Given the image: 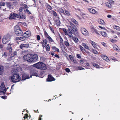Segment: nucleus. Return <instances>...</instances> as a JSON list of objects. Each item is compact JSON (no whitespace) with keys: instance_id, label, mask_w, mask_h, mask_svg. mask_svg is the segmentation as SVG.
Instances as JSON below:
<instances>
[{"instance_id":"nucleus-1","label":"nucleus","mask_w":120,"mask_h":120,"mask_svg":"<svg viewBox=\"0 0 120 120\" xmlns=\"http://www.w3.org/2000/svg\"><path fill=\"white\" fill-rule=\"evenodd\" d=\"M34 66L37 68L41 70H45L46 69V65L44 63L39 62L33 65Z\"/></svg>"},{"instance_id":"nucleus-2","label":"nucleus","mask_w":120,"mask_h":120,"mask_svg":"<svg viewBox=\"0 0 120 120\" xmlns=\"http://www.w3.org/2000/svg\"><path fill=\"white\" fill-rule=\"evenodd\" d=\"M11 81L15 83L21 80V77L19 74L16 73L13 74L11 77Z\"/></svg>"},{"instance_id":"nucleus-3","label":"nucleus","mask_w":120,"mask_h":120,"mask_svg":"<svg viewBox=\"0 0 120 120\" xmlns=\"http://www.w3.org/2000/svg\"><path fill=\"white\" fill-rule=\"evenodd\" d=\"M14 31L15 34L19 36H22L23 34V33L20 29L19 26L16 25L14 27Z\"/></svg>"},{"instance_id":"nucleus-4","label":"nucleus","mask_w":120,"mask_h":120,"mask_svg":"<svg viewBox=\"0 0 120 120\" xmlns=\"http://www.w3.org/2000/svg\"><path fill=\"white\" fill-rule=\"evenodd\" d=\"M30 77H32V75L33 76L38 77V71L35 69H31L30 71Z\"/></svg>"},{"instance_id":"nucleus-5","label":"nucleus","mask_w":120,"mask_h":120,"mask_svg":"<svg viewBox=\"0 0 120 120\" xmlns=\"http://www.w3.org/2000/svg\"><path fill=\"white\" fill-rule=\"evenodd\" d=\"M31 56V62H34L36 61L38 59V56L36 54L32 55L30 54Z\"/></svg>"},{"instance_id":"nucleus-6","label":"nucleus","mask_w":120,"mask_h":120,"mask_svg":"<svg viewBox=\"0 0 120 120\" xmlns=\"http://www.w3.org/2000/svg\"><path fill=\"white\" fill-rule=\"evenodd\" d=\"M9 18L10 19L19 18V15L15 13H12L10 14L9 15Z\"/></svg>"},{"instance_id":"nucleus-7","label":"nucleus","mask_w":120,"mask_h":120,"mask_svg":"<svg viewBox=\"0 0 120 120\" xmlns=\"http://www.w3.org/2000/svg\"><path fill=\"white\" fill-rule=\"evenodd\" d=\"M31 56L30 54H27L26 55H24L23 57V60L27 61L28 62H31Z\"/></svg>"},{"instance_id":"nucleus-8","label":"nucleus","mask_w":120,"mask_h":120,"mask_svg":"<svg viewBox=\"0 0 120 120\" xmlns=\"http://www.w3.org/2000/svg\"><path fill=\"white\" fill-rule=\"evenodd\" d=\"M47 81L50 82L54 81L55 79L50 74L48 75V78L47 79Z\"/></svg>"},{"instance_id":"nucleus-9","label":"nucleus","mask_w":120,"mask_h":120,"mask_svg":"<svg viewBox=\"0 0 120 120\" xmlns=\"http://www.w3.org/2000/svg\"><path fill=\"white\" fill-rule=\"evenodd\" d=\"M30 78L29 75L27 74L24 73L22 74V80H25Z\"/></svg>"},{"instance_id":"nucleus-10","label":"nucleus","mask_w":120,"mask_h":120,"mask_svg":"<svg viewBox=\"0 0 120 120\" xmlns=\"http://www.w3.org/2000/svg\"><path fill=\"white\" fill-rule=\"evenodd\" d=\"M29 45L28 43H22L21 44L20 46V48L22 49L23 48H28L29 47Z\"/></svg>"},{"instance_id":"nucleus-11","label":"nucleus","mask_w":120,"mask_h":120,"mask_svg":"<svg viewBox=\"0 0 120 120\" xmlns=\"http://www.w3.org/2000/svg\"><path fill=\"white\" fill-rule=\"evenodd\" d=\"M90 41L91 44L94 48L95 49H97L98 46L97 44L91 40H90Z\"/></svg>"},{"instance_id":"nucleus-12","label":"nucleus","mask_w":120,"mask_h":120,"mask_svg":"<svg viewBox=\"0 0 120 120\" xmlns=\"http://www.w3.org/2000/svg\"><path fill=\"white\" fill-rule=\"evenodd\" d=\"M23 35L25 37L27 38L30 36V31H27L23 34Z\"/></svg>"},{"instance_id":"nucleus-13","label":"nucleus","mask_w":120,"mask_h":120,"mask_svg":"<svg viewBox=\"0 0 120 120\" xmlns=\"http://www.w3.org/2000/svg\"><path fill=\"white\" fill-rule=\"evenodd\" d=\"M101 57L103 59L107 62H109L110 61L109 58L106 56L105 55L102 56Z\"/></svg>"},{"instance_id":"nucleus-14","label":"nucleus","mask_w":120,"mask_h":120,"mask_svg":"<svg viewBox=\"0 0 120 120\" xmlns=\"http://www.w3.org/2000/svg\"><path fill=\"white\" fill-rule=\"evenodd\" d=\"M88 10L90 13L93 14H95L97 12L95 9L92 8H89Z\"/></svg>"},{"instance_id":"nucleus-15","label":"nucleus","mask_w":120,"mask_h":120,"mask_svg":"<svg viewBox=\"0 0 120 120\" xmlns=\"http://www.w3.org/2000/svg\"><path fill=\"white\" fill-rule=\"evenodd\" d=\"M98 21L100 24L103 25H105V23L104 22V21L103 20L100 19H98Z\"/></svg>"},{"instance_id":"nucleus-16","label":"nucleus","mask_w":120,"mask_h":120,"mask_svg":"<svg viewBox=\"0 0 120 120\" xmlns=\"http://www.w3.org/2000/svg\"><path fill=\"white\" fill-rule=\"evenodd\" d=\"M89 33L87 30L85 28H83V35H88Z\"/></svg>"},{"instance_id":"nucleus-17","label":"nucleus","mask_w":120,"mask_h":120,"mask_svg":"<svg viewBox=\"0 0 120 120\" xmlns=\"http://www.w3.org/2000/svg\"><path fill=\"white\" fill-rule=\"evenodd\" d=\"M19 18H20L21 19H25L26 16L24 15H23L22 13L19 14Z\"/></svg>"},{"instance_id":"nucleus-18","label":"nucleus","mask_w":120,"mask_h":120,"mask_svg":"<svg viewBox=\"0 0 120 120\" xmlns=\"http://www.w3.org/2000/svg\"><path fill=\"white\" fill-rule=\"evenodd\" d=\"M0 90V92L2 93L3 94H4L6 92V90L5 89V88H1Z\"/></svg>"},{"instance_id":"nucleus-19","label":"nucleus","mask_w":120,"mask_h":120,"mask_svg":"<svg viewBox=\"0 0 120 120\" xmlns=\"http://www.w3.org/2000/svg\"><path fill=\"white\" fill-rule=\"evenodd\" d=\"M3 38H5V39L9 41L10 40V38L9 35H5L3 37Z\"/></svg>"},{"instance_id":"nucleus-20","label":"nucleus","mask_w":120,"mask_h":120,"mask_svg":"<svg viewBox=\"0 0 120 120\" xmlns=\"http://www.w3.org/2000/svg\"><path fill=\"white\" fill-rule=\"evenodd\" d=\"M6 4L7 7L9 8L10 9L11 8V3L8 2H6Z\"/></svg>"},{"instance_id":"nucleus-21","label":"nucleus","mask_w":120,"mask_h":120,"mask_svg":"<svg viewBox=\"0 0 120 120\" xmlns=\"http://www.w3.org/2000/svg\"><path fill=\"white\" fill-rule=\"evenodd\" d=\"M47 41L46 39L43 40V42L42 45V47L43 48L45 47L47 44Z\"/></svg>"},{"instance_id":"nucleus-22","label":"nucleus","mask_w":120,"mask_h":120,"mask_svg":"<svg viewBox=\"0 0 120 120\" xmlns=\"http://www.w3.org/2000/svg\"><path fill=\"white\" fill-rule=\"evenodd\" d=\"M100 34L104 37H106L107 36L106 33L104 31L100 32Z\"/></svg>"},{"instance_id":"nucleus-23","label":"nucleus","mask_w":120,"mask_h":120,"mask_svg":"<svg viewBox=\"0 0 120 120\" xmlns=\"http://www.w3.org/2000/svg\"><path fill=\"white\" fill-rule=\"evenodd\" d=\"M114 28L118 31H120V27L118 26L114 25L113 26Z\"/></svg>"},{"instance_id":"nucleus-24","label":"nucleus","mask_w":120,"mask_h":120,"mask_svg":"<svg viewBox=\"0 0 120 120\" xmlns=\"http://www.w3.org/2000/svg\"><path fill=\"white\" fill-rule=\"evenodd\" d=\"M72 33L71 32H68V34L67 35H68L69 37L71 38H73V35L72 34Z\"/></svg>"},{"instance_id":"nucleus-25","label":"nucleus","mask_w":120,"mask_h":120,"mask_svg":"<svg viewBox=\"0 0 120 120\" xmlns=\"http://www.w3.org/2000/svg\"><path fill=\"white\" fill-rule=\"evenodd\" d=\"M68 32H71L72 33V34H74V33L73 32V30L72 28L71 27V26H69L68 27Z\"/></svg>"},{"instance_id":"nucleus-26","label":"nucleus","mask_w":120,"mask_h":120,"mask_svg":"<svg viewBox=\"0 0 120 120\" xmlns=\"http://www.w3.org/2000/svg\"><path fill=\"white\" fill-rule=\"evenodd\" d=\"M56 24L57 26H59L60 25V22L59 19V17H58V19L56 20Z\"/></svg>"},{"instance_id":"nucleus-27","label":"nucleus","mask_w":120,"mask_h":120,"mask_svg":"<svg viewBox=\"0 0 120 120\" xmlns=\"http://www.w3.org/2000/svg\"><path fill=\"white\" fill-rule=\"evenodd\" d=\"M105 5L108 8H111L112 7V5L111 4L108 2H106L105 3Z\"/></svg>"},{"instance_id":"nucleus-28","label":"nucleus","mask_w":120,"mask_h":120,"mask_svg":"<svg viewBox=\"0 0 120 120\" xmlns=\"http://www.w3.org/2000/svg\"><path fill=\"white\" fill-rule=\"evenodd\" d=\"M7 49L9 51V52H11L12 51V48L11 47H7Z\"/></svg>"},{"instance_id":"nucleus-29","label":"nucleus","mask_w":120,"mask_h":120,"mask_svg":"<svg viewBox=\"0 0 120 120\" xmlns=\"http://www.w3.org/2000/svg\"><path fill=\"white\" fill-rule=\"evenodd\" d=\"M9 42L8 41L5 39V38H3L2 39V42L4 44L6 43L7 42Z\"/></svg>"},{"instance_id":"nucleus-30","label":"nucleus","mask_w":120,"mask_h":120,"mask_svg":"<svg viewBox=\"0 0 120 120\" xmlns=\"http://www.w3.org/2000/svg\"><path fill=\"white\" fill-rule=\"evenodd\" d=\"M72 39L76 43H77L78 42V38L76 37H73V38H72Z\"/></svg>"},{"instance_id":"nucleus-31","label":"nucleus","mask_w":120,"mask_h":120,"mask_svg":"<svg viewBox=\"0 0 120 120\" xmlns=\"http://www.w3.org/2000/svg\"><path fill=\"white\" fill-rule=\"evenodd\" d=\"M46 39L47 40L48 39L49 40V42H51L53 41V40L49 36L47 37Z\"/></svg>"},{"instance_id":"nucleus-32","label":"nucleus","mask_w":120,"mask_h":120,"mask_svg":"<svg viewBox=\"0 0 120 120\" xmlns=\"http://www.w3.org/2000/svg\"><path fill=\"white\" fill-rule=\"evenodd\" d=\"M92 64L93 66L96 68H100L99 67H100V66L96 64L95 63H92Z\"/></svg>"},{"instance_id":"nucleus-33","label":"nucleus","mask_w":120,"mask_h":120,"mask_svg":"<svg viewBox=\"0 0 120 120\" xmlns=\"http://www.w3.org/2000/svg\"><path fill=\"white\" fill-rule=\"evenodd\" d=\"M113 47L114 49L116 50H117L118 49V47L117 46L116 44H114L113 45Z\"/></svg>"},{"instance_id":"nucleus-34","label":"nucleus","mask_w":120,"mask_h":120,"mask_svg":"<svg viewBox=\"0 0 120 120\" xmlns=\"http://www.w3.org/2000/svg\"><path fill=\"white\" fill-rule=\"evenodd\" d=\"M44 34L45 35V37L47 38V37H48V36H49L48 35V33H47L46 31H45V30H44Z\"/></svg>"},{"instance_id":"nucleus-35","label":"nucleus","mask_w":120,"mask_h":120,"mask_svg":"<svg viewBox=\"0 0 120 120\" xmlns=\"http://www.w3.org/2000/svg\"><path fill=\"white\" fill-rule=\"evenodd\" d=\"M93 32L97 34L98 35H99L100 34L98 32L97 30L95 29H93Z\"/></svg>"},{"instance_id":"nucleus-36","label":"nucleus","mask_w":120,"mask_h":120,"mask_svg":"<svg viewBox=\"0 0 120 120\" xmlns=\"http://www.w3.org/2000/svg\"><path fill=\"white\" fill-rule=\"evenodd\" d=\"M91 51L93 53H94L95 54H97L98 53V52L96 50L94 49H92L91 50Z\"/></svg>"},{"instance_id":"nucleus-37","label":"nucleus","mask_w":120,"mask_h":120,"mask_svg":"<svg viewBox=\"0 0 120 120\" xmlns=\"http://www.w3.org/2000/svg\"><path fill=\"white\" fill-rule=\"evenodd\" d=\"M83 46L84 47L87 49H89V47L85 43H83Z\"/></svg>"},{"instance_id":"nucleus-38","label":"nucleus","mask_w":120,"mask_h":120,"mask_svg":"<svg viewBox=\"0 0 120 120\" xmlns=\"http://www.w3.org/2000/svg\"><path fill=\"white\" fill-rule=\"evenodd\" d=\"M47 8L49 10H51L52 8L48 4H46L45 5Z\"/></svg>"},{"instance_id":"nucleus-39","label":"nucleus","mask_w":120,"mask_h":120,"mask_svg":"<svg viewBox=\"0 0 120 120\" xmlns=\"http://www.w3.org/2000/svg\"><path fill=\"white\" fill-rule=\"evenodd\" d=\"M64 43L67 47L68 46H69V44L67 40L64 41Z\"/></svg>"},{"instance_id":"nucleus-40","label":"nucleus","mask_w":120,"mask_h":120,"mask_svg":"<svg viewBox=\"0 0 120 120\" xmlns=\"http://www.w3.org/2000/svg\"><path fill=\"white\" fill-rule=\"evenodd\" d=\"M52 49L55 50V51H56L58 52H59V49L55 46L52 47Z\"/></svg>"},{"instance_id":"nucleus-41","label":"nucleus","mask_w":120,"mask_h":120,"mask_svg":"<svg viewBox=\"0 0 120 120\" xmlns=\"http://www.w3.org/2000/svg\"><path fill=\"white\" fill-rule=\"evenodd\" d=\"M71 20L73 23L75 24H77V22L75 19H71Z\"/></svg>"},{"instance_id":"nucleus-42","label":"nucleus","mask_w":120,"mask_h":120,"mask_svg":"<svg viewBox=\"0 0 120 120\" xmlns=\"http://www.w3.org/2000/svg\"><path fill=\"white\" fill-rule=\"evenodd\" d=\"M63 30L65 33V34L66 35H67L68 34V32L66 30V29L64 28H63Z\"/></svg>"},{"instance_id":"nucleus-43","label":"nucleus","mask_w":120,"mask_h":120,"mask_svg":"<svg viewBox=\"0 0 120 120\" xmlns=\"http://www.w3.org/2000/svg\"><path fill=\"white\" fill-rule=\"evenodd\" d=\"M5 88L4 83H2L0 87V90L2 88Z\"/></svg>"},{"instance_id":"nucleus-44","label":"nucleus","mask_w":120,"mask_h":120,"mask_svg":"<svg viewBox=\"0 0 120 120\" xmlns=\"http://www.w3.org/2000/svg\"><path fill=\"white\" fill-rule=\"evenodd\" d=\"M5 5V4L4 2H0V6H4Z\"/></svg>"},{"instance_id":"nucleus-45","label":"nucleus","mask_w":120,"mask_h":120,"mask_svg":"<svg viewBox=\"0 0 120 120\" xmlns=\"http://www.w3.org/2000/svg\"><path fill=\"white\" fill-rule=\"evenodd\" d=\"M73 30V33H74V34H75V33H77V29L75 28V29H74Z\"/></svg>"},{"instance_id":"nucleus-46","label":"nucleus","mask_w":120,"mask_h":120,"mask_svg":"<svg viewBox=\"0 0 120 120\" xmlns=\"http://www.w3.org/2000/svg\"><path fill=\"white\" fill-rule=\"evenodd\" d=\"M110 41L112 43H114L117 41L116 40H114L112 39H111L110 40Z\"/></svg>"},{"instance_id":"nucleus-47","label":"nucleus","mask_w":120,"mask_h":120,"mask_svg":"<svg viewBox=\"0 0 120 120\" xmlns=\"http://www.w3.org/2000/svg\"><path fill=\"white\" fill-rule=\"evenodd\" d=\"M1 56L3 57V56L4 57H6L7 56V52H4V54H2Z\"/></svg>"},{"instance_id":"nucleus-48","label":"nucleus","mask_w":120,"mask_h":120,"mask_svg":"<svg viewBox=\"0 0 120 120\" xmlns=\"http://www.w3.org/2000/svg\"><path fill=\"white\" fill-rule=\"evenodd\" d=\"M26 38L25 37H21L20 38L19 40H21L22 41H24L25 39Z\"/></svg>"},{"instance_id":"nucleus-49","label":"nucleus","mask_w":120,"mask_h":120,"mask_svg":"<svg viewBox=\"0 0 120 120\" xmlns=\"http://www.w3.org/2000/svg\"><path fill=\"white\" fill-rule=\"evenodd\" d=\"M88 15L87 14H83V17L84 16V18H87L88 17Z\"/></svg>"},{"instance_id":"nucleus-50","label":"nucleus","mask_w":120,"mask_h":120,"mask_svg":"<svg viewBox=\"0 0 120 120\" xmlns=\"http://www.w3.org/2000/svg\"><path fill=\"white\" fill-rule=\"evenodd\" d=\"M3 71V69L0 67V75H2Z\"/></svg>"},{"instance_id":"nucleus-51","label":"nucleus","mask_w":120,"mask_h":120,"mask_svg":"<svg viewBox=\"0 0 120 120\" xmlns=\"http://www.w3.org/2000/svg\"><path fill=\"white\" fill-rule=\"evenodd\" d=\"M65 13H66V14L68 16H69L70 15V13L67 10H66L65 11Z\"/></svg>"},{"instance_id":"nucleus-52","label":"nucleus","mask_w":120,"mask_h":120,"mask_svg":"<svg viewBox=\"0 0 120 120\" xmlns=\"http://www.w3.org/2000/svg\"><path fill=\"white\" fill-rule=\"evenodd\" d=\"M19 68L15 69V68H14L12 69V71H15V72L17 71H19Z\"/></svg>"},{"instance_id":"nucleus-53","label":"nucleus","mask_w":120,"mask_h":120,"mask_svg":"<svg viewBox=\"0 0 120 120\" xmlns=\"http://www.w3.org/2000/svg\"><path fill=\"white\" fill-rule=\"evenodd\" d=\"M45 48L47 51H49L50 50L49 46H46Z\"/></svg>"},{"instance_id":"nucleus-54","label":"nucleus","mask_w":120,"mask_h":120,"mask_svg":"<svg viewBox=\"0 0 120 120\" xmlns=\"http://www.w3.org/2000/svg\"><path fill=\"white\" fill-rule=\"evenodd\" d=\"M60 41L61 43H62L63 42V40L61 37L60 36Z\"/></svg>"},{"instance_id":"nucleus-55","label":"nucleus","mask_w":120,"mask_h":120,"mask_svg":"<svg viewBox=\"0 0 120 120\" xmlns=\"http://www.w3.org/2000/svg\"><path fill=\"white\" fill-rule=\"evenodd\" d=\"M77 70H81L82 69V68L81 66H79L77 68Z\"/></svg>"},{"instance_id":"nucleus-56","label":"nucleus","mask_w":120,"mask_h":120,"mask_svg":"<svg viewBox=\"0 0 120 120\" xmlns=\"http://www.w3.org/2000/svg\"><path fill=\"white\" fill-rule=\"evenodd\" d=\"M52 13L54 16H57V14L56 12L54 11H52Z\"/></svg>"},{"instance_id":"nucleus-57","label":"nucleus","mask_w":120,"mask_h":120,"mask_svg":"<svg viewBox=\"0 0 120 120\" xmlns=\"http://www.w3.org/2000/svg\"><path fill=\"white\" fill-rule=\"evenodd\" d=\"M76 56L77 58L80 59L81 57V56L79 54H77L76 55Z\"/></svg>"},{"instance_id":"nucleus-58","label":"nucleus","mask_w":120,"mask_h":120,"mask_svg":"<svg viewBox=\"0 0 120 120\" xmlns=\"http://www.w3.org/2000/svg\"><path fill=\"white\" fill-rule=\"evenodd\" d=\"M65 71L67 72H69L70 71V69L69 68H66L65 69Z\"/></svg>"},{"instance_id":"nucleus-59","label":"nucleus","mask_w":120,"mask_h":120,"mask_svg":"<svg viewBox=\"0 0 120 120\" xmlns=\"http://www.w3.org/2000/svg\"><path fill=\"white\" fill-rule=\"evenodd\" d=\"M60 11L61 13H64V14H65V13H64V11L63 9H61L60 10Z\"/></svg>"},{"instance_id":"nucleus-60","label":"nucleus","mask_w":120,"mask_h":120,"mask_svg":"<svg viewBox=\"0 0 120 120\" xmlns=\"http://www.w3.org/2000/svg\"><path fill=\"white\" fill-rule=\"evenodd\" d=\"M50 29L53 33L54 34V30L53 29L52 27H50Z\"/></svg>"},{"instance_id":"nucleus-61","label":"nucleus","mask_w":120,"mask_h":120,"mask_svg":"<svg viewBox=\"0 0 120 120\" xmlns=\"http://www.w3.org/2000/svg\"><path fill=\"white\" fill-rule=\"evenodd\" d=\"M98 27H99L100 28L103 30H105V27H102L100 26H98Z\"/></svg>"},{"instance_id":"nucleus-62","label":"nucleus","mask_w":120,"mask_h":120,"mask_svg":"<svg viewBox=\"0 0 120 120\" xmlns=\"http://www.w3.org/2000/svg\"><path fill=\"white\" fill-rule=\"evenodd\" d=\"M105 47H106V44H105V43L104 42H102L101 43Z\"/></svg>"},{"instance_id":"nucleus-63","label":"nucleus","mask_w":120,"mask_h":120,"mask_svg":"<svg viewBox=\"0 0 120 120\" xmlns=\"http://www.w3.org/2000/svg\"><path fill=\"white\" fill-rule=\"evenodd\" d=\"M23 9V8H22V7H20L19 10V11L20 12H21L22 11Z\"/></svg>"},{"instance_id":"nucleus-64","label":"nucleus","mask_w":120,"mask_h":120,"mask_svg":"<svg viewBox=\"0 0 120 120\" xmlns=\"http://www.w3.org/2000/svg\"><path fill=\"white\" fill-rule=\"evenodd\" d=\"M17 54V52L15 51L14 53H13V56H15V55Z\"/></svg>"}]
</instances>
